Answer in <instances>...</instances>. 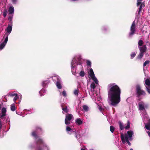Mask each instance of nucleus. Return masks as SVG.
<instances>
[{"label":"nucleus","mask_w":150,"mask_h":150,"mask_svg":"<svg viewBox=\"0 0 150 150\" xmlns=\"http://www.w3.org/2000/svg\"><path fill=\"white\" fill-rule=\"evenodd\" d=\"M83 110L86 112H87L88 111V107L86 105H83Z\"/></svg>","instance_id":"nucleus-28"},{"label":"nucleus","mask_w":150,"mask_h":150,"mask_svg":"<svg viewBox=\"0 0 150 150\" xmlns=\"http://www.w3.org/2000/svg\"><path fill=\"white\" fill-rule=\"evenodd\" d=\"M139 109L140 110H144V114L145 117H146L147 115L146 112L145 110V108L148 107V105L143 101H141L138 103Z\"/></svg>","instance_id":"nucleus-4"},{"label":"nucleus","mask_w":150,"mask_h":150,"mask_svg":"<svg viewBox=\"0 0 150 150\" xmlns=\"http://www.w3.org/2000/svg\"><path fill=\"white\" fill-rule=\"evenodd\" d=\"M37 131H34L32 132V135L35 138L37 139L38 138V137L37 134Z\"/></svg>","instance_id":"nucleus-20"},{"label":"nucleus","mask_w":150,"mask_h":150,"mask_svg":"<svg viewBox=\"0 0 150 150\" xmlns=\"http://www.w3.org/2000/svg\"><path fill=\"white\" fill-rule=\"evenodd\" d=\"M76 123L78 124V125H81L83 123V122L79 118L77 119L75 121Z\"/></svg>","instance_id":"nucleus-18"},{"label":"nucleus","mask_w":150,"mask_h":150,"mask_svg":"<svg viewBox=\"0 0 150 150\" xmlns=\"http://www.w3.org/2000/svg\"><path fill=\"white\" fill-rule=\"evenodd\" d=\"M36 148L35 150H43L42 146L45 145L42 139H39L36 141Z\"/></svg>","instance_id":"nucleus-5"},{"label":"nucleus","mask_w":150,"mask_h":150,"mask_svg":"<svg viewBox=\"0 0 150 150\" xmlns=\"http://www.w3.org/2000/svg\"><path fill=\"white\" fill-rule=\"evenodd\" d=\"M108 102L113 106H116L120 101L121 90L119 87L115 83L108 85Z\"/></svg>","instance_id":"nucleus-1"},{"label":"nucleus","mask_w":150,"mask_h":150,"mask_svg":"<svg viewBox=\"0 0 150 150\" xmlns=\"http://www.w3.org/2000/svg\"><path fill=\"white\" fill-rule=\"evenodd\" d=\"M11 109L12 111H14L15 110L16 108L15 105L14 104H12L11 105Z\"/></svg>","instance_id":"nucleus-33"},{"label":"nucleus","mask_w":150,"mask_h":150,"mask_svg":"<svg viewBox=\"0 0 150 150\" xmlns=\"http://www.w3.org/2000/svg\"><path fill=\"white\" fill-rule=\"evenodd\" d=\"M12 19V16H9L8 18V19L10 21H11Z\"/></svg>","instance_id":"nucleus-46"},{"label":"nucleus","mask_w":150,"mask_h":150,"mask_svg":"<svg viewBox=\"0 0 150 150\" xmlns=\"http://www.w3.org/2000/svg\"><path fill=\"white\" fill-rule=\"evenodd\" d=\"M145 6L144 4L142 3L140 5L139 7L138 8V11L137 14L136 16V17H139L140 16V13L142 10V8L144 7Z\"/></svg>","instance_id":"nucleus-13"},{"label":"nucleus","mask_w":150,"mask_h":150,"mask_svg":"<svg viewBox=\"0 0 150 150\" xmlns=\"http://www.w3.org/2000/svg\"><path fill=\"white\" fill-rule=\"evenodd\" d=\"M144 42L142 40H140L138 42V47H139L142 46Z\"/></svg>","instance_id":"nucleus-22"},{"label":"nucleus","mask_w":150,"mask_h":150,"mask_svg":"<svg viewBox=\"0 0 150 150\" xmlns=\"http://www.w3.org/2000/svg\"><path fill=\"white\" fill-rule=\"evenodd\" d=\"M81 64V63L80 62V61H79L77 62V65H80Z\"/></svg>","instance_id":"nucleus-49"},{"label":"nucleus","mask_w":150,"mask_h":150,"mask_svg":"<svg viewBox=\"0 0 150 150\" xmlns=\"http://www.w3.org/2000/svg\"><path fill=\"white\" fill-rule=\"evenodd\" d=\"M137 26L135 21L132 23L130 27V32L129 33L128 37L132 38L135 34L136 30V27Z\"/></svg>","instance_id":"nucleus-3"},{"label":"nucleus","mask_w":150,"mask_h":150,"mask_svg":"<svg viewBox=\"0 0 150 150\" xmlns=\"http://www.w3.org/2000/svg\"><path fill=\"white\" fill-rule=\"evenodd\" d=\"M145 127L146 129L148 130H150V122L146 124Z\"/></svg>","instance_id":"nucleus-32"},{"label":"nucleus","mask_w":150,"mask_h":150,"mask_svg":"<svg viewBox=\"0 0 150 150\" xmlns=\"http://www.w3.org/2000/svg\"><path fill=\"white\" fill-rule=\"evenodd\" d=\"M105 30H107V28H104V30H103L104 31Z\"/></svg>","instance_id":"nucleus-52"},{"label":"nucleus","mask_w":150,"mask_h":150,"mask_svg":"<svg viewBox=\"0 0 150 150\" xmlns=\"http://www.w3.org/2000/svg\"><path fill=\"white\" fill-rule=\"evenodd\" d=\"M78 90L76 89L74 91V93L75 95L77 96L78 95Z\"/></svg>","instance_id":"nucleus-39"},{"label":"nucleus","mask_w":150,"mask_h":150,"mask_svg":"<svg viewBox=\"0 0 150 150\" xmlns=\"http://www.w3.org/2000/svg\"><path fill=\"white\" fill-rule=\"evenodd\" d=\"M91 78L93 81H94L96 84H98V81L95 76H94L91 77Z\"/></svg>","instance_id":"nucleus-24"},{"label":"nucleus","mask_w":150,"mask_h":150,"mask_svg":"<svg viewBox=\"0 0 150 150\" xmlns=\"http://www.w3.org/2000/svg\"><path fill=\"white\" fill-rule=\"evenodd\" d=\"M147 132L148 133L149 136V137H150V132L147 131Z\"/></svg>","instance_id":"nucleus-50"},{"label":"nucleus","mask_w":150,"mask_h":150,"mask_svg":"<svg viewBox=\"0 0 150 150\" xmlns=\"http://www.w3.org/2000/svg\"><path fill=\"white\" fill-rule=\"evenodd\" d=\"M12 29V27L10 25H8L7 29V32L4 35L3 38L6 37L7 36L8 39V36L11 32Z\"/></svg>","instance_id":"nucleus-9"},{"label":"nucleus","mask_w":150,"mask_h":150,"mask_svg":"<svg viewBox=\"0 0 150 150\" xmlns=\"http://www.w3.org/2000/svg\"><path fill=\"white\" fill-rule=\"evenodd\" d=\"M136 54V53L135 52H133L130 54L131 59H132L134 58Z\"/></svg>","instance_id":"nucleus-30"},{"label":"nucleus","mask_w":150,"mask_h":150,"mask_svg":"<svg viewBox=\"0 0 150 150\" xmlns=\"http://www.w3.org/2000/svg\"><path fill=\"white\" fill-rule=\"evenodd\" d=\"M119 125L121 130H123L125 128L126 129H128L130 127V123L129 121H127V125L125 127V125L121 122H119Z\"/></svg>","instance_id":"nucleus-7"},{"label":"nucleus","mask_w":150,"mask_h":150,"mask_svg":"<svg viewBox=\"0 0 150 150\" xmlns=\"http://www.w3.org/2000/svg\"><path fill=\"white\" fill-rule=\"evenodd\" d=\"M66 131L67 132H72L73 133V131L71 129V128L69 127V126H67L66 127Z\"/></svg>","instance_id":"nucleus-27"},{"label":"nucleus","mask_w":150,"mask_h":150,"mask_svg":"<svg viewBox=\"0 0 150 150\" xmlns=\"http://www.w3.org/2000/svg\"><path fill=\"white\" fill-rule=\"evenodd\" d=\"M144 54H143L142 53H141L139 52V54L138 55L136 59H137L141 60L142 58L144 56Z\"/></svg>","instance_id":"nucleus-19"},{"label":"nucleus","mask_w":150,"mask_h":150,"mask_svg":"<svg viewBox=\"0 0 150 150\" xmlns=\"http://www.w3.org/2000/svg\"><path fill=\"white\" fill-rule=\"evenodd\" d=\"M120 137H121V139L122 140V143L124 144H125V137H124L123 134L122 133L121 134V135Z\"/></svg>","instance_id":"nucleus-21"},{"label":"nucleus","mask_w":150,"mask_h":150,"mask_svg":"<svg viewBox=\"0 0 150 150\" xmlns=\"http://www.w3.org/2000/svg\"><path fill=\"white\" fill-rule=\"evenodd\" d=\"M11 1L13 4H16L17 1V0H11Z\"/></svg>","instance_id":"nucleus-47"},{"label":"nucleus","mask_w":150,"mask_h":150,"mask_svg":"<svg viewBox=\"0 0 150 150\" xmlns=\"http://www.w3.org/2000/svg\"><path fill=\"white\" fill-rule=\"evenodd\" d=\"M142 0H137V1H142Z\"/></svg>","instance_id":"nucleus-54"},{"label":"nucleus","mask_w":150,"mask_h":150,"mask_svg":"<svg viewBox=\"0 0 150 150\" xmlns=\"http://www.w3.org/2000/svg\"><path fill=\"white\" fill-rule=\"evenodd\" d=\"M136 91L137 96L139 98L141 97H144L146 95L145 92L141 89V87L139 85H137L136 86Z\"/></svg>","instance_id":"nucleus-2"},{"label":"nucleus","mask_w":150,"mask_h":150,"mask_svg":"<svg viewBox=\"0 0 150 150\" xmlns=\"http://www.w3.org/2000/svg\"><path fill=\"white\" fill-rule=\"evenodd\" d=\"M86 63L87 65L88 66H91V63L90 61L89 60H87L86 61Z\"/></svg>","instance_id":"nucleus-37"},{"label":"nucleus","mask_w":150,"mask_h":150,"mask_svg":"<svg viewBox=\"0 0 150 150\" xmlns=\"http://www.w3.org/2000/svg\"><path fill=\"white\" fill-rule=\"evenodd\" d=\"M139 17H140V16L139 17H136L135 19H136V18H138ZM135 20H136V19H135Z\"/></svg>","instance_id":"nucleus-53"},{"label":"nucleus","mask_w":150,"mask_h":150,"mask_svg":"<svg viewBox=\"0 0 150 150\" xmlns=\"http://www.w3.org/2000/svg\"><path fill=\"white\" fill-rule=\"evenodd\" d=\"M7 13H8V11H7V9H4V11L3 13V15L4 18L6 16Z\"/></svg>","instance_id":"nucleus-31"},{"label":"nucleus","mask_w":150,"mask_h":150,"mask_svg":"<svg viewBox=\"0 0 150 150\" xmlns=\"http://www.w3.org/2000/svg\"><path fill=\"white\" fill-rule=\"evenodd\" d=\"M56 86L57 88L59 89H61L62 88V86L60 82L59 81H57L56 83Z\"/></svg>","instance_id":"nucleus-25"},{"label":"nucleus","mask_w":150,"mask_h":150,"mask_svg":"<svg viewBox=\"0 0 150 150\" xmlns=\"http://www.w3.org/2000/svg\"><path fill=\"white\" fill-rule=\"evenodd\" d=\"M14 8L13 6H10L8 9V11L9 14H12L14 12Z\"/></svg>","instance_id":"nucleus-17"},{"label":"nucleus","mask_w":150,"mask_h":150,"mask_svg":"<svg viewBox=\"0 0 150 150\" xmlns=\"http://www.w3.org/2000/svg\"><path fill=\"white\" fill-rule=\"evenodd\" d=\"M138 48L139 50V52L141 53H142L143 54L146 51L147 49V48L145 45H144L142 47H141Z\"/></svg>","instance_id":"nucleus-11"},{"label":"nucleus","mask_w":150,"mask_h":150,"mask_svg":"<svg viewBox=\"0 0 150 150\" xmlns=\"http://www.w3.org/2000/svg\"><path fill=\"white\" fill-rule=\"evenodd\" d=\"M40 129V130L41 131H42V129L40 127H36V130L37 131L38 129Z\"/></svg>","instance_id":"nucleus-48"},{"label":"nucleus","mask_w":150,"mask_h":150,"mask_svg":"<svg viewBox=\"0 0 150 150\" xmlns=\"http://www.w3.org/2000/svg\"><path fill=\"white\" fill-rule=\"evenodd\" d=\"M98 108L99 109V110L101 112H102V113H103V108H102V106L99 105H98Z\"/></svg>","instance_id":"nucleus-38"},{"label":"nucleus","mask_w":150,"mask_h":150,"mask_svg":"<svg viewBox=\"0 0 150 150\" xmlns=\"http://www.w3.org/2000/svg\"><path fill=\"white\" fill-rule=\"evenodd\" d=\"M150 61L149 60H146L145 61L143 64V66L145 67L146 66L147 64H149L150 63Z\"/></svg>","instance_id":"nucleus-36"},{"label":"nucleus","mask_w":150,"mask_h":150,"mask_svg":"<svg viewBox=\"0 0 150 150\" xmlns=\"http://www.w3.org/2000/svg\"><path fill=\"white\" fill-rule=\"evenodd\" d=\"M88 74H89V76L91 77V78L92 77L94 76H95L94 72L92 68H91L90 69L88 72Z\"/></svg>","instance_id":"nucleus-16"},{"label":"nucleus","mask_w":150,"mask_h":150,"mask_svg":"<svg viewBox=\"0 0 150 150\" xmlns=\"http://www.w3.org/2000/svg\"><path fill=\"white\" fill-rule=\"evenodd\" d=\"M133 134V132L131 130L128 131L127 132V134H125L124 137H125V136H127L128 138L129 139L131 140L132 139V135Z\"/></svg>","instance_id":"nucleus-12"},{"label":"nucleus","mask_w":150,"mask_h":150,"mask_svg":"<svg viewBox=\"0 0 150 150\" xmlns=\"http://www.w3.org/2000/svg\"><path fill=\"white\" fill-rule=\"evenodd\" d=\"M110 132L112 133H113L115 130V128L112 126H111L110 127Z\"/></svg>","instance_id":"nucleus-35"},{"label":"nucleus","mask_w":150,"mask_h":150,"mask_svg":"<svg viewBox=\"0 0 150 150\" xmlns=\"http://www.w3.org/2000/svg\"><path fill=\"white\" fill-rule=\"evenodd\" d=\"M142 3H142L141 2V1H137V6L138 7L139 6V5H140Z\"/></svg>","instance_id":"nucleus-40"},{"label":"nucleus","mask_w":150,"mask_h":150,"mask_svg":"<svg viewBox=\"0 0 150 150\" xmlns=\"http://www.w3.org/2000/svg\"><path fill=\"white\" fill-rule=\"evenodd\" d=\"M6 108H3L1 110V113H0V118L3 119L4 118V117L5 116L6 114Z\"/></svg>","instance_id":"nucleus-10"},{"label":"nucleus","mask_w":150,"mask_h":150,"mask_svg":"<svg viewBox=\"0 0 150 150\" xmlns=\"http://www.w3.org/2000/svg\"><path fill=\"white\" fill-rule=\"evenodd\" d=\"M8 40L7 36L6 37L4 42L0 44V50H2L6 44Z\"/></svg>","instance_id":"nucleus-14"},{"label":"nucleus","mask_w":150,"mask_h":150,"mask_svg":"<svg viewBox=\"0 0 150 150\" xmlns=\"http://www.w3.org/2000/svg\"><path fill=\"white\" fill-rule=\"evenodd\" d=\"M73 133H74L75 136V137L77 138H79L80 137V135L79 134H77L76 131H73Z\"/></svg>","instance_id":"nucleus-29"},{"label":"nucleus","mask_w":150,"mask_h":150,"mask_svg":"<svg viewBox=\"0 0 150 150\" xmlns=\"http://www.w3.org/2000/svg\"><path fill=\"white\" fill-rule=\"evenodd\" d=\"M125 140L126 142H127V143L128 144L129 146H131V144L129 142V139L128 138L127 136V135L126 136H125Z\"/></svg>","instance_id":"nucleus-26"},{"label":"nucleus","mask_w":150,"mask_h":150,"mask_svg":"<svg viewBox=\"0 0 150 150\" xmlns=\"http://www.w3.org/2000/svg\"><path fill=\"white\" fill-rule=\"evenodd\" d=\"M61 106L62 109L63 111V112L66 113H67L69 112V109H68L67 107V106H66L64 105H62Z\"/></svg>","instance_id":"nucleus-15"},{"label":"nucleus","mask_w":150,"mask_h":150,"mask_svg":"<svg viewBox=\"0 0 150 150\" xmlns=\"http://www.w3.org/2000/svg\"><path fill=\"white\" fill-rule=\"evenodd\" d=\"M90 86L91 91H92V89H93V90L96 87L95 83L94 82H92L91 83Z\"/></svg>","instance_id":"nucleus-23"},{"label":"nucleus","mask_w":150,"mask_h":150,"mask_svg":"<svg viewBox=\"0 0 150 150\" xmlns=\"http://www.w3.org/2000/svg\"><path fill=\"white\" fill-rule=\"evenodd\" d=\"M45 91L44 90V89L41 90L40 91L39 93H40V96H43V95L42 94H41V92H45Z\"/></svg>","instance_id":"nucleus-43"},{"label":"nucleus","mask_w":150,"mask_h":150,"mask_svg":"<svg viewBox=\"0 0 150 150\" xmlns=\"http://www.w3.org/2000/svg\"><path fill=\"white\" fill-rule=\"evenodd\" d=\"M1 119L0 118V132H1V129L2 126V124L1 122Z\"/></svg>","instance_id":"nucleus-44"},{"label":"nucleus","mask_w":150,"mask_h":150,"mask_svg":"<svg viewBox=\"0 0 150 150\" xmlns=\"http://www.w3.org/2000/svg\"><path fill=\"white\" fill-rule=\"evenodd\" d=\"M42 85L43 86H45V81H43L42 83Z\"/></svg>","instance_id":"nucleus-51"},{"label":"nucleus","mask_w":150,"mask_h":150,"mask_svg":"<svg viewBox=\"0 0 150 150\" xmlns=\"http://www.w3.org/2000/svg\"><path fill=\"white\" fill-rule=\"evenodd\" d=\"M120 150H122L120 148Z\"/></svg>","instance_id":"nucleus-57"},{"label":"nucleus","mask_w":150,"mask_h":150,"mask_svg":"<svg viewBox=\"0 0 150 150\" xmlns=\"http://www.w3.org/2000/svg\"><path fill=\"white\" fill-rule=\"evenodd\" d=\"M74 119V117L71 114L68 113L65 117V123L66 125H69L70 121Z\"/></svg>","instance_id":"nucleus-6"},{"label":"nucleus","mask_w":150,"mask_h":150,"mask_svg":"<svg viewBox=\"0 0 150 150\" xmlns=\"http://www.w3.org/2000/svg\"><path fill=\"white\" fill-rule=\"evenodd\" d=\"M18 94H17V95H16L13 98V101L14 102L16 101L18 99Z\"/></svg>","instance_id":"nucleus-42"},{"label":"nucleus","mask_w":150,"mask_h":150,"mask_svg":"<svg viewBox=\"0 0 150 150\" xmlns=\"http://www.w3.org/2000/svg\"><path fill=\"white\" fill-rule=\"evenodd\" d=\"M144 85L147 91L150 94V81L149 79H147L145 80Z\"/></svg>","instance_id":"nucleus-8"},{"label":"nucleus","mask_w":150,"mask_h":150,"mask_svg":"<svg viewBox=\"0 0 150 150\" xmlns=\"http://www.w3.org/2000/svg\"><path fill=\"white\" fill-rule=\"evenodd\" d=\"M71 67L72 68H73L74 67L73 66V65H72V66H71Z\"/></svg>","instance_id":"nucleus-56"},{"label":"nucleus","mask_w":150,"mask_h":150,"mask_svg":"<svg viewBox=\"0 0 150 150\" xmlns=\"http://www.w3.org/2000/svg\"><path fill=\"white\" fill-rule=\"evenodd\" d=\"M103 109L104 110V108H103Z\"/></svg>","instance_id":"nucleus-58"},{"label":"nucleus","mask_w":150,"mask_h":150,"mask_svg":"<svg viewBox=\"0 0 150 150\" xmlns=\"http://www.w3.org/2000/svg\"><path fill=\"white\" fill-rule=\"evenodd\" d=\"M79 75L81 77H83L85 76V72L83 71H81L79 73Z\"/></svg>","instance_id":"nucleus-34"},{"label":"nucleus","mask_w":150,"mask_h":150,"mask_svg":"<svg viewBox=\"0 0 150 150\" xmlns=\"http://www.w3.org/2000/svg\"><path fill=\"white\" fill-rule=\"evenodd\" d=\"M62 95L63 96L66 97L67 96L66 91H64L62 92Z\"/></svg>","instance_id":"nucleus-41"},{"label":"nucleus","mask_w":150,"mask_h":150,"mask_svg":"<svg viewBox=\"0 0 150 150\" xmlns=\"http://www.w3.org/2000/svg\"><path fill=\"white\" fill-rule=\"evenodd\" d=\"M129 150H133L132 149H131Z\"/></svg>","instance_id":"nucleus-55"},{"label":"nucleus","mask_w":150,"mask_h":150,"mask_svg":"<svg viewBox=\"0 0 150 150\" xmlns=\"http://www.w3.org/2000/svg\"><path fill=\"white\" fill-rule=\"evenodd\" d=\"M17 94V93H11L10 95V96L11 97H13L15 96Z\"/></svg>","instance_id":"nucleus-45"}]
</instances>
